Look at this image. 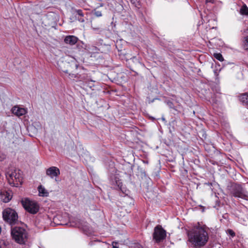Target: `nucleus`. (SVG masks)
<instances>
[{"mask_svg": "<svg viewBox=\"0 0 248 248\" xmlns=\"http://www.w3.org/2000/svg\"><path fill=\"white\" fill-rule=\"evenodd\" d=\"M208 229L199 223L194 226L188 234L189 241L195 247L200 248L206 245L209 239Z\"/></svg>", "mask_w": 248, "mask_h": 248, "instance_id": "f257e3e1", "label": "nucleus"}, {"mask_svg": "<svg viewBox=\"0 0 248 248\" xmlns=\"http://www.w3.org/2000/svg\"><path fill=\"white\" fill-rule=\"evenodd\" d=\"M214 56L216 59L220 62H222L224 60L222 55L220 53H214Z\"/></svg>", "mask_w": 248, "mask_h": 248, "instance_id": "dca6fc26", "label": "nucleus"}, {"mask_svg": "<svg viewBox=\"0 0 248 248\" xmlns=\"http://www.w3.org/2000/svg\"><path fill=\"white\" fill-rule=\"evenodd\" d=\"M240 101L248 107V94L247 93H243L239 96Z\"/></svg>", "mask_w": 248, "mask_h": 248, "instance_id": "4468645a", "label": "nucleus"}, {"mask_svg": "<svg viewBox=\"0 0 248 248\" xmlns=\"http://www.w3.org/2000/svg\"><path fill=\"white\" fill-rule=\"evenodd\" d=\"M11 234L13 239L19 244H24L27 239L28 233L23 228L16 226L12 229Z\"/></svg>", "mask_w": 248, "mask_h": 248, "instance_id": "7ed1b4c3", "label": "nucleus"}, {"mask_svg": "<svg viewBox=\"0 0 248 248\" xmlns=\"http://www.w3.org/2000/svg\"><path fill=\"white\" fill-rule=\"evenodd\" d=\"M92 28L95 31H98L99 33L102 31L101 28L99 27H96L95 25H92Z\"/></svg>", "mask_w": 248, "mask_h": 248, "instance_id": "6ab92c4d", "label": "nucleus"}, {"mask_svg": "<svg viewBox=\"0 0 248 248\" xmlns=\"http://www.w3.org/2000/svg\"><path fill=\"white\" fill-rule=\"evenodd\" d=\"M46 174L51 178H53L60 174V171L56 167H51L46 170Z\"/></svg>", "mask_w": 248, "mask_h": 248, "instance_id": "6e6552de", "label": "nucleus"}, {"mask_svg": "<svg viewBox=\"0 0 248 248\" xmlns=\"http://www.w3.org/2000/svg\"><path fill=\"white\" fill-rule=\"evenodd\" d=\"M226 233L231 235L232 237H233L235 235V232L233 231V230L231 229H228L226 231Z\"/></svg>", "mask_w": 248, "mask_h": 248, "instance_id": "a211bd4d", "label": "nucleus"}, {"mask_svg": "<svg viewBox=\"0 0 248 248\" xmlns=\"http://www.w3.org/2000/svg\"><path fill=\"white\" fill-rule=\"evenodd\" d=\"M75 16L80 22H84L85 19L84 18V14L81 10H76L74 13Z\"/></svg>", "mask_w": 248, "mask_h": 248, "instance_id": "f8f14e48", "label": "nucleus"}, {"mask_svg": "<svg viewBox=\"0 0 248 248\" xmlns=\"http://www.w3.org/2000/svg\"><path fill=\"white\" fill-rule=\"evenodd\" d=\"M243 47L245 49H248V36L245 37L244 39Z\"/></svg>", "mask_w": 248, "mask_h": 248, "instance_id": "f3484780", "label": "nucleus"}, {"mask_svg": "<svg viewBox=\"0 0 248 248\" xmlns=\"http://www.w3.org/2000/svg\"><path fill=\"white\" fill-rule=\"evenodd\" d=\"M97 50H98V49L96 47H93V50H94V51H97Z\"/></svg>", "mask_w": 248, "mask_h": 248, "instance_id": "a878e982", "label": "nucleus"}, {"mask_svg": "<svg viewBox=\"0 0 248 248\" xmlns=\"http://www.w3.org/2000/svg\"><path fill=\"white\" fill-rule=\"evenodd\" d=\"M38 190L39 191V196L43 197H47L48 196L49 193L42 185H40L38 186Z\"/></svg>", "mask_w": 248, "mask_h": 248, "instance_id": "ddd939ff", "label": "nucleus"}, {"mask_svg": "<svg viewBox=\"0 0 248 248\" xmlns=\"http://www.w3.org/2000/svg\"><path fill=\"white\" fill-rule=\"evenodd\" d=\"M6 177L9 184L17 187L22 183V177L21 171L18 170L12 169L6 172Z\"/></svg>", "mask_w": 248, "mask_h": 248, "instance_id": "f03ea898", "label": "nucleus"}, {"mask_svg": "<svg viewBox=\"0 0 248 248\" xmlns=\"http://www.w3.org/2000/svg\"><path fill=\"white\" fill-rule=\"evenodd\" d=\"M63 72L66 73H68V70H64Z\"/></svg>", "mask_w": 248, "mask_h": 248, "instance_id": "bb28decb", "label": "nucleus"}, {"mask_svg": "<svg viewBox=\"0 0 248 248\" xmlns=\"http://www.w3.org/2000/svg\"><path fill=\"white\" fill-rule=\"evenodd\" d=\"M3 219L12 225L16 223L17 220V214L16 212L11 208H6L2 213Z\"/></svg>", "mask_w": 248, "mask_h": 248, "instance_id": "39448f33", "label": "nucleus"}, {"mask_svg": "<svg viewBox=\"0 0 248 248\" xmlns=\"http://www.w3.org/2000/svg\"><path fill=\"white\" fill-rule=\"evenodd\" d=\"M117 242H112V246H113V248H118V247H117Z\"/></svg>", "mask_w": 248, "mask_h": 248, "instance_id": "b1692460", "label": "nucleus"}, {"mask_svg": "<svg viewBox=\"0 0 248 248\" xmlns=\"http://www.w3.org/2000/svg\"><path fill=\"white\" fill-rule=\"evenodd\" d=\"M231 193L235 197L248 200V192L239 184L233 186Z\"/></svg>", "mask_w": 248, "mask_h": 248, "instance_id": "423d86ee", "label": "nucleus"}, {"mask_svg": "<svg viewBox=\"0 0 248 248\" xmlns=\"http://www.w3.org/2000/svg\"><path fill=\"white\" fill-rule=\"evenodd\" d=\"M12 111L13 114L19 117L27 113V110L24 108H20L18 106H15L12 108Z\"/></svg>", "mask_w": 248, "mask_h": 248, "instance_id": "9d476101", "label": "nucleus"}, {"mask_svg": "<svg viewBox=\"0 0 248 248\" xmlns=\"http://www.w3.org/2000/svg\"><path fill=\"white\" fill-rule=\"evenodd\" d=\"M78 38L74 35H68L65 37L64 41L66 44L73 46L78 41Z\"/></svg>", "mask_w": 248, "mask_h": 248, "instance_id": "9b49d317", "label": "nucleus"}, {"mask_svg": "<svg viewBox=\"0 0 248 248\" xmlns=\"http://www.w3.org/2000/svg\"><path fill=\"white\" fill-rule=\"evenodd\" d=\"M206 2L207 3V2H211V3H213V0H206Z\"/></svg>", "mask_w": 248, "mask_h": 248, "instance_id": "393cba45", "label": "nucleus"}, {"mask_svg": "<svg viewBox=\"0 0 248 248\" xmlns=\"http://www.w3.org/2000/svg\"><path fill=\"white\" fill-rule=\"evenodd\" d=\"M240 13L242 15H248V8L246 5H243L240 10Z\"/></svg>", "mask_w": 248, "mask_h": 248, "instance_id": "2eb2a0df", "label": "nucleus"}, {"mask_svg": "<svg viewBox=\"0 0 248 248\" xmlns=\"http://www.w3.org/2000/svg\"><path fill=\"white\" fill-rule=\"evenodd\" d=\"M93 14L96 17H100L102 16V13L99 11L95 10Z\"/></svg>", "mask_w": 248, "mask_h": 248, "instance_id": "412c9836", "label": "nucleus"}, {"mask_svg": "<svg viewBox=\"0 0 248 248\" xmlns=\"http://www.w3.org/2000/svg\"><path fill=\"white\" fill-rule=\"evenodd\" d=\"M131 59H132L134 62L137 63L140 62L139 59L135 56L133 57L132 58H131Z\"/></svg>", "mask_w": 248, "mask_h": 248, "instance_id": "5701e85b", "label": "nucleus"}, {"mask_svg": "<svg viewBox=\"0 0 248 248\" xmlns=\"http://www.w3.org/2000/svg\"><path fill=\"white\" fill-rule=\"evenodd\" d=\"M166 103L169 108H174L173 104L171 101H170V100H168V101H166Z\"/></svg>", "mask_w": 248, "mask_h": 248, "instance_id": "aec40b11", "label": "nucleus"}, {"mask_svg": "<svg viewBox=\"0 0 248 248\" xmlns=\"http://www.w3.org/2000/svg\"><path fill=\"white\" fill-rule=\"evenodd\" d=\"M166 236V231L160 226H157L154 229L153 239L156 242H159L165 238Z\"/></svg>", "mask_w": 248, "mask_h": 248, "instance_id": "0eeeda50", "label": "nucleus"}, {"mask_svg": "<svg viewBox=\"0 0 248 248\" xmlns=\"http://www.w3.org/2000/svg\"><path fill=\"white\" fill-rule=\"evenodd\" d=\"M72 65L73 66L74 68H75L76 69L78 68V65L75 60H73L72 61V64L71 66Z\"/></svg>", "mask_w": 248, "mask_h": 248, "instance_id": "4be33fe9", "label": "nucleus"}, {"mask_svg": "<svg viewBox=\"0 0 248 248\" xmlns=\"http://www.w3.org/2000/svg\"><path fill=\"white\" fill-rule=\"evenodd\" d=\"M21 203L24 209L31 214H35L39 210V206L37 202L29 199L22 200Z\"/></svg>", "mask_w": 248, "mask_h": 248, "instance_id": "20e7f679", "label": "nucleus"}, {"mask_svg": "<svg viewBox=\"0 0 248 248\" xmlns=\"http://www.w3.org/2000/svg\"><path fill=\"white\" fill-rule=\"evenodd\" d=\"M12 196L11 192L5 190L0 191V199L4 202H9L12 199Z\"/></svg>", "mask_w": 248, "mask_h": 248, "instance_id": "1a4fd4ad", "label": "nucleus"}]
</instances>
